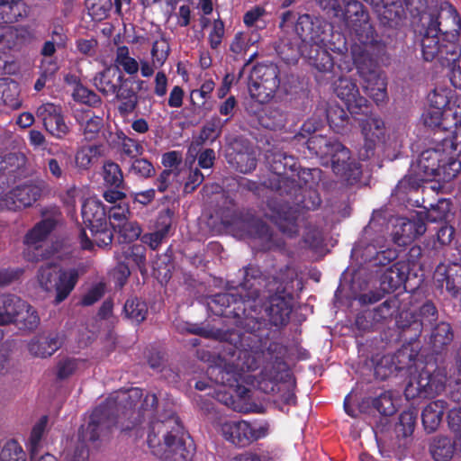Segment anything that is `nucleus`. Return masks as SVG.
<instances>
[{
	"mask_svg": "<svg viewBox=\"0 0 461 461\" xmlns=\"http://www.w3.org/2000/svg\"><path fill=\"white\" fill-rule=\"evenodd\" d=\"M458 155L444 141L436 148L423 150L417 162L411 165V174L400 182V186L409 184L411 188H416L423 181L452 180L461 170V163L456 159Z\"/></svg>",
	"mask_w": 461,
	"mask_h": 461,
	"instance_id": "1",
	"label": "nucleus"
},
{
	"mask_svg": "<svg viewBox=\"0 0 461 461\" xmlns=\"http://www.w3.org/2000/svg\"><path fill=\"white\" fill-rule=\"evenodd\" d=\"M292 308L290 303L284 297L276 296L271 299L267 310L270 321L276 325H284L289 320Z\"/></svg>",
	"mask_w": 461,
	"mask_h": 461,
	"instance_id": "29",
	"label": "nucleus"
},
{
	"mask_svg": "<svg viewBox=\"0 0 461 461\" xmlns=\"http://www.w3.org/2000/svg\"><path fill=\"white\" fill-rule=\"evenodd\" d=\"M37 186L27 185L17 186L9 193L0 196V210L16 211L32 205L39 197Z\"/></svg>",
	"mask_w": 461,
	"mask_h": 461,
	"instance_id": "13",
	"label": "nucleus"
},
{
	"mask_svg": "<svg viewBox=\"0 0 461 461\" xmlns=\"http://www.w3.org/2000/svg\"><path fill=\"white\" fill-rule=\"evenodd\" d=\"M58 64L52 59H44L41 61V76L50 78L58 71Z\"/></svg>",
	"mask_w": 461,
	"mask_h": 461,
	"instance_id": "63",
	"label": "nucleus"
},
{
	"mask_svg": "<svg viewBox=\"0 0 461 461\" xmlns=\"http://www.w3.org/2000/svg\"><path fill=\"white\" fill-rule=\"evenodd\" d=\"M79 277L75 267L61 268L57 263L41 265L36 273L38 286L46 293H55L54 303H60L74 290Z\"/></svg>",
	"mask_w": 461,
	"mask_h": 461,
	"instance_id": "4",
	"label": "nucleus"
},
{
	"mask_svg": "<svg viewBox=\"0 0 461 461\" xmlns=\"http://www.w3.org/2000/svg\"><path fill=\"white\" fill-rule=\"evenodd\" d=\"M222 437L229 442L240 446H247L246 420H224L220 424Z\"/></svg>",
	"mask_w": 461,
	"mask_h": 461,
	"instance_id": "23",
	"label": "nucleus"
},
{
	"mask_svg": "<svg viewBox=\"0 0 461 461\" xmlns=\"http://www.w3.org/2000/svg\"><path fill=\"white\" fill-rule=\"evenodd\" d=\"M362 131L365 139L366 154H361V156L364 158H368L373 154L372 151L374 148L384 141L386 131L384 122L380 118H368L363 123Z\"/></svg>",
	"mask_w": 461,
	"mask_h": 461,
	"instance_id": "17",
	"label": "nucleus"
},
{
	"mask_svg": "<svg viewBox=\"0 0 461 461\" xmlns=\"http://www.w3.org/2000/svg\"><path fill=\"white\" fill-rule=\"evenodd\" d=\"M373 5L383 24L393 26L398 23L402 13V5L398 0H383L382 3Z\"/></svg>",
	"mask_w": 461,
	"mask_h": 461,
	"instance_id": "26",
	"label": "nucleus"
},
{
	"mask_svg": "<svg viewBox=\"0 0 461 461\" xmlns=\"http://www.w3.org/2000/svg\"><path fill=\"white\" fill-rule=\"evenodd\" d=\"M18 85L7 78H0V104H4L13 109L21 106V101L18 98Z\"/></svg>",
	"mask_w": 461,
	"mask_h": 461,
	"instance_id": "32",
	"label": "nucleus"
},
{
	"mask_svg": "<svg viewBox=\"0 0 461 461\" xmlns=\"http://www.w3.org/2000/svg\"><path fill=\"white\" fill-rule=\"evenodd\" d=\"M435 278L438 283H446V289L452 294L461 293V266L451 264L448 266L439 265L435 271Z\"/></svg>",
	"mask_w": 461,
	"mask_h": 461,
	"instance_id": "20",
	"label": "nucleus"
},
{
	"mask_svg": "<svg viewBox=\"0 0 461 461\" xmlns=\"http://www.w3.org/2000/svg\"><path fill=\"white\" fill-rule=\"evenodd\" d=\"M24 306L25 302L15 295H0V325L14 322Z\"/></svg>",
	"mask_w": 461,
	"mask_h": 461,
	"instance_id": "24",
	"label": "nucleus"
},
{
	"mask_svg": "<svg viewBox=\"0 0 461 461\" xmlns=\"http://www.w3.org/2000/svg\"><path fill=\"white\" fill-rule=\"evenodd\" d=\"M97 42L94 39H80L77 41L78 51L84 55L93 56L95 53Z\"/></svg>",
	"mask_w": 461,
	"mask_h": 461,
	"instance_id": "60",
	"label": "nucleus"
},
{
	"mask_svg": "<svg viewBox=\"0 0 461 461\" xmlns=\"http://www.w3.org/2000/svg\"><path fill=\"white\" fill-rule=\"evenodd\" d=\"M270 427L267 421H246L247 446L254 441L265 438L269 434Z\"/></svg>",
	"mask_w": 461,
	"mask_h": 461,
	"instance_id": "38",
	"label": "nucleus"
},
{
	"mask_svg": "<svg viewBox=\"0 0 461 461\" xmlns=\"http://www.w3.org/2000/svg\"><path fill=\"white\" fill-rule=\"evenodd\" d=\"M1 461H25V457L16 442H9L1 451Z\"/></svg>",
	"mask_w": 461,
	"mask_h": 461,
	"instance_id": "50",
	"label": "nucleus"
},
{
	"mask_svg": "<svg viewBox=\"0 0 461 461\" xmlns=\"http://www.w3.org/2000/svg\"><path fill=\"white\" fill-rule=\"evenodd\" d=\"M116 71L110 68L97 73L93 78V84L95 88L105 95L117 93V85L115 83Z\"/></svg>",
	"mask_w": 461,
	"mask_h": 461,
	"instance_id": "31",
	"label": "nucleus"
},
{
	"mask_svg": "<svg viewBox=\"0 0 461 461\" xmlns=\"http://www.w3.org/2000/svg\"><path fill=\"white\" fill-rule=\"evenodd\" d=\"M89 14L95 20L104 19L112 8V0H87Z\"/></svg>",
	"mask_w": 461,
	"mask_h": 461,
	"instance_id": "44",
	"label": "nucleus"
},
{
	"mask_svg": "<svg viewBox=\"0 0 461 461\" xmlns=\"http://www.w3.org/2000/svg\"><path fill=\"white\" fill-rule=\"evenodd\" d=\"M441 389L442 385L432 378L429 372L422 370L411 377L405 387L404 394L409 400L427 398L438 393Z\"/></svg>",
	"mask_w": 461,
	"mask_h": 461,
	"instance_id": "14",
	"label": "nucleus"
},
{
	"mask_svg": "<svg viewBox=\"0 0 461 461\" xmlns=\"http://www.w3.org/2000/svg\"><path fill=\"white\" fill-rule=\"evenodd\" d=\"M37 117L42 122L45 130L57 139H63L69 131L64 121L61 108L47 103L38 107Z\"/></svg>",
	"mask_w": 461,
	"mask_h": 461,
	"instance_id": "12",
	"label": "nucleus"
},
{
	"mask_svg": "<svg viewBox=\"0 0 461 461\" xmlns=\"http://www.w3.org/2000/svg\"><path fill=\"white\" fill-rule=\"evenodd\" d=\"M446 113L444 123L440 128L447 130L453 124L454 130L447 138L444 139V143L449 146L455 154H461V95H454Z\"/></svg>",
	"mask_w": 461,
	"mask_h": 461,
	"instance_id": "11",
	"label": "nucleus"
},
{
	"mask_svg": "<svg viewBox=\"0 0 461 461\" xmlns=\"http://www.w3.org/2000/svg\"><path fill=\"white\" fill-rule=\"evenodd\" d=\"M103 178L104 185L110 187L123 189V174L118 164L107 161L103 166Z\"/></svg>",
	"mask_w": 461,
	"mask_h": 461,
	"instance_id": "34",
	"label": "nucleus"
},
{
	"mask_svg": "<svg viewBox=\"0 0 461 461\" xmlns=\"http://www.w3.org/2000/svg\"><path fill=\"white\" fill-rule=\"evenodd\" d=\"M319 153L330 158L333 172L344 181L352 184L357 181L361 171L357 164L351 159L349 150L338 141H326L319 140Z\"/></svg>",
	"mask_w": 461,
	"mask_h": 461,
	"instance_id": "7",
	"label": "nucleus"
},
{
	"mask_svg": "<svg viewBox=\"0 0 461 461\" xmlns=\"http://www.w3.org/2000/svg\"><path fill=\"white\" fill-rule=\"evenodd\" d=\"M60 347V341L57 336L40 335L33 338L28 344V350L33 357H50Z\"/></svg>",
	"mask_w": 461,
	"mask_h": 461,
	"instance_id": "21",
	"label": "nucleus"
},
{
	"mask_svg": "<svg viewBox=\"0 0 461 461\" xmlns=\"http://www.w3.org/2000/svg\"><path fill=\"white\" fill-rule=\"evenodd\" d=\"M441 65L448 68V77L452 85L461 88V53L456 45H451L449 50L447 48L446 56H442Z\"/></svg>",
	"mask_w": 461,
	"mask_h": 461,
	"instance_id": "25",
	"label": "nucleus"
},
{
	"mask_svg": "<svg viewBox=\"0 0 461 461\" xmlns=\"http://www.w3.org/2000/svg\"><path fill=\"white\" fill-rule=\"evenodd\" d=\"M281 365L268 364L264 366L260 372L258 384L260 390L265 393H271L275 391V387L277 385L279 372Z\"/></svg>",
	"mask_w": 461,
	"mask_h": 461,
	"instance_id": "33",
	"label": "nucleus"
},
{
	"mask_svg": "<svg viewBox=\"0 0 461 461\" xmlns=\"http://www.w3.org/2000/svg\"><path fill=\"white\" fill-rule=\"evenodd\" d=\"M279 87L277 68L258 65L250 75L249 91L252 98L259 103L269 101Z\"/></svg>",
	"mask_w": 461,
	"mask_h": 461,
	"instance_id": "8",
	"label": "nucleus"
},
{
	"mask_svg": "<svg viewBox=\"0 0 461 461\" xmlns=\"http://www.w3.org/2000/svg\"><path fill=\"white\" fill-rule=\"evenodd\" d=\"M266 11L261 6H254L249 10L243 17V22L247 26H252L258 22L264 14Z\"/></svg>",
	"mask_w": 461,
	"mask_h": 461,
	"instance_id": "61",
	"label": "nucleus"
},
{
	"mask_svg": "<svg viewBox=\"0 0 461 461\" xmlns=\"http://www.w3.org/2000/svg\"><path fill=\"white\" fill-rule=\"evenodd\" d=\"M351 53L358 74L363 79L364 91L376 104L384 103L387 99L385 77L382 73L371 68V59L361 50L360 47L352 48Z\"/></svg>",
	"mask_w": 461,
	"mask_h": 461,
	"instance_id": "6",
	"label": "nucleus"
},
{
	"mask_svg": "<svg viewBox=\"0 0 461 461\" xmlns=\"http://www.w3.org/2000/svg\"><path fill=\"white\" fill-rule=\"evenodd\" d=\"M129 171L143 178H149L155 174L153 165L146 158L134 159Z\"/></svg>",
	"mask_w": 461,
	"mask_h": 461,
	"instance_id": "49",
	"label": "nucleus"
},
{
	"mask_svg": "<svg viewBox=\"0 0 461 461\" xmlns=\"http://www.w3.org/2000/svg\"><path fill=\"white\" fill-rule=\"evenodd\" d=\"M79 364L78 360L71 358L60 360L57 366L58 376L61 379L69 377L78 369Z\"/></svg>",
	"mask_w": 461,
	"mask_h": 461,
	"instance_id": "52",
	"label": "nucleus"
},
{
	"mask_svg": "<svg viewBox=\"0 0 461 461\" xmlns=\"http://www.w3.org/2000/svg\"><path fill=\"white\" fill-rule=\"evenodd\" d=\"M448 425L455 431H461V408H453L448 415Z\"/></svg>",
	"mask_w": 461,
	"mask_h": 461,
	"instance_id": "64",
	"label": "nucleus"
},
{
	"mask_svg": "<svg viewBox=\"0 0 461 461\" xmlns=\"http://www.w3.org/2000/svg\"><path fill=\"white\" fill-rule=\"evenodd\" d=\"M102 414L103 412L101 410H95L91 414L87 424L81 426L78 436L83 443L95 442L98 439L104 428Z\"/></svg>",
	"mask_w": 461,
	"mask_h": 461,
	"instance_id": "30",
	"label": "nucleus"
},
{
	"mask_svg": "<svg viewBox=\"0 0 461 461\" xmlns=\"http://www.w3.org/2000/svg\"><path fill=\"white\" fill-rule=\"evenodd\" d=\"M327 118L330 126L334 127L337 131L344 126L348 115L346 112L339 107L330 108L327 112Z\"/></svg>",
	"mask_w": 461,
	"mask_h": 461,
	"instance_id": "55",
	"label": "nucleus"
},
{
	"mask_svg": "<svg viewBox=\"0 0 461 461\" xmlns=\"http://www.w3.org/2000/svg\"><path fill=\"white\" fill-rule=\"evenodd\" d=\"M374 407L383 415H392L396 411V400L391 392H384L373 401Z\"/></svg>",
	"mask_w": 461,
	"mask_h": 461,
	"instance_id": "40",
	"label": "nucleus"
},
{
	"mask_svg": "<svg viewBox=\"0 0 461 461\" xmlns=\"http://www.w3.org/2000/svg\"><path fill=\"white\" fill-rule=\"evenodd\" d=\"M444 411L445 402L443 401L431 402L424 408L421 420L428 432H433L438 428Z\"/></svg>",
	"mask_w": 461,
	"mask_h": 461,
	"instance_id": "28",
	"label": "nucleus"
},
{
	"mask_svg": "<svg viewBox=\"0 0 461 461\" xmlns=\"http://www.w3.org/2000/svg\"><path fill=\"white\" fill-rule=\"evenodd\" d=\"M44 169L47 174L49 173L56 179H60L66 175V170L61 162L56 158H48Z\"/></svg>",
	"mask_w": 461,
	"mask_h": 461,
	"instance_id": "58",
	"label": "nucleus"
},
{
	"mask_svg": "<svg viewBox=\"0 0 461 461\" xmlns=\"http://www.w3.org/2000/svg\"><path fill=\"white\" fill-rule=\"evenodd\" d=\"M224 32L223 22L220 19L214 20L208 35V41L212 49H217L221 45Z\"/></svg>",
	"mask_w": 461,
	"mask_h": 461,
	"instance_id": "51",
	"label": "nucleus"
},
{
	"mask_svg": "<svg viewBox=\"0 0 461 461\" xmlns=\"http://www.w3.org/2000/svg\"><path fill=\"white\" fill-rule=\"evenodd\" d=\"M450 212V202L446 199L439 200L435 205H432L427 213V219L429 221L446 220Z\"/></svg>",
	"mask_w": 461,
	"mask_h": 461,
	"instance_id": "48",
	"label": "nucleus"
},
{
	"mask_svg": "<svg viewBox=\"0 0 461 461\" xmlns=\"http://www.w3.org/2000/svg\"><path fill=\"white\" fill-rule=\"evenodd\" d=\"M65 45L66 37L62 33L54 31L51 36V40L47 41L43 44L41 53L45 57V59H51L56 51V48H63Z\"/></svg>",
	"mask_w": 461,
	"mask_h": 461,
	"instance_id": "47",
	"label": "nucleus"
},
{
	"mask_svg": "<svg viewBox=\"0 0 461 461\" xmlns=\"http://www.w3.org/2000/svg\"><path fill=\"white\" fill-rule=\"evenodd\" d=\"M54 228L51 220H44L36 224L25 236V258L28 261L37 262L48 258L61 259L59 244L47 246L45 239Z\"/></svg>",
	"mask_w": 461,
	"mask_h": 461,
	"instance_id": "5",
	"label": "nucleus"
},
{
	"mask_svg": "<svg viewBox=\"0 0 461 461\" xmlns=\"http://www.w3.org/2000/svg\"><path fill=\"white\" fill-rule=\"evenodd\" d=\"M165 450L161 461H189L192 456V444L186 446L182 439H177L175 435L165 436Z\"/></svg>",
	"mask_w": 461,
	"mask_h": 461,
	"instance_id": "19",
	"label": "nucleus"
},
{
	"mask_svg": "<svg viewBox=\"0 0 461 461\" xmlns=\"http://www.w3.org/2000/svg\"><path fill=\"white\" fill-rule=\"evenodd\" d=\"M77 121L80 124V130L87 140H93L97 138L100 131L104 127V118L94 114L90 110L77 113Z\"/></svg>",
	"mask_w": 461,
	"mask_h": 461,
	"instance_id": "22",
	"label": "nucleus"
},
{
	"mask_svg": "<svg viewBox=\"0 0 461 461\" xmlns=\"http://www.w3.org/2000/svg\"><path fill=\"white\" fill-rule=\"evenodd\" d=\"M169 44L164 36H160L153 43L151 55L155 68L162 66L169 54Z\"/></svg>",
	"mask_w": 461,
	"mask_h": 461,
	"instance_id": "39",
	"label": "nucleus"
},
{
	"mask_svg": "<svg viewBox=\"0 0 461 461\" xmlns=\"http://www.w3.org/2000/svg\"><path fill=\"white\" fill-rule=\"evenodd\" d=\"M258 355L248 350L223 352L215 366L208 369L209 375L215 383L229 386L240 397H246L249 389L247 385L254 384V378L249 372L257 369Z\"/></svg>",
	"mask_w": 461,
	"mask_h": 461,
	"instance_id": "2",
	"label": "nucleus"
},
{
	"mask_svg": "<svg viewBox=\"0 0 461 461\" xmlns=\"http://www.w3.org/2000/svg\"><path fill=\"white\" fill-rule=\"evenodd\" d=\"M81 214L83 223L90 232V236L86 231L80 235V242L84 249H91L94 244L98 247H105L112 243L113 233L100 200L95 197L85 200Z\"/></svg>",
	"mask_w": 461,
	"mask_h": 461,
	"instance_id": "3",
	"label": "nucleus"
},
{
	"mask_svg": "<svg viewBox=\"0 0 461 461\" xmlns=\"http://www.w3.org/2000/svg\"><path fill=\"white\" fill-rule=\"evenodd\" d=\"M416 423V415L411 411H402L400 415V426L402 427V431L403 436H410L415 427Z\"/></svg>",
	"mask_w": 461,
	"mask_h": 461,
	"instance_id": "56",
	"label": "nucleus"
},
{
	"mask_svg": "<svg viewBox=\"0 0 461 461\" xmlns=\"http://www.w3.org/2000/svg\"><path fill=\"white\" fill-rule=\"evenodd\" d=\"M14 321L20 322L23 329L32 330L39 325L40 318L37 312L25 302V306L17 314Z\"/></svg>",
	"mask_w": 461,
	"mask_h": 461,
	"instance_id": "42",
	"label": "nucleus"
},
{
	"mask_svg": "<svg viewBox=\"0 0 461 461\" xmlns=\"http://www.w3.org/2000/svg\"><path fill=\"white\" fill-rule=\"evenodd\" d=\"M98 156L97 146H84L79 148L75 154V166L79 170H86Z\"/></svg>",
	"mask_w": 461,
	"mask_h": 461,
	"instance_id": "36",
	"label": "nucleus"
},
{
	"mask_svg": "<svg viewBox=\"0 0 461 461\" xmlns=\"http://www.w3.org/2000/svg\"><path fill=\"white\" fill-rule=\"evenodd\" d=\"M171 224L172 219L169 212L160 213L158 218L156 231L145 234L142 237V241L148 244L152 249H156L168 235Z\"/></svg>",
	"mask_w": 461,
	"mask_h": 461,
	"instance_id": "27",
	"label": "nucleus"
},
{
	"mask_svg": "<svg viewBox=\"0 0 461 461\" xmlns=\"http://www.w3.org/2000/svg\"><path fill=\"white\" fill-rule=\"evenodd\" d=\"M440 36L436 27L427 23L420 41L421 52L425 60L431 61L438 58L442 64V56H446L447 48L449 50L453 44L447 41L442 43Z\"/></svg>",
	"mask_w": 461,
	"mask_h": 461,
	"instance_id": "15",
	"label": "nucleus"
},
{
	"mask_svg": "<svg viewBox=\"0 0 461 461\" xmlns=\"http://www.w3.org/2000/svg\"><path fill=\"white\" fill-rule=\"evenodd\" d=\"M214 82L211 79L203 83L200 89H195L190 93V100L193 105L201 106L204 104L205 100L210 96L214 89Z\"/></svg>",
	"mask_w": 461,
	"mask_h": 461,
	"instance_id": "45",
	"label": "nucleus"
},
{
	"mask_svg": "<svg viewBox=\"0 0 461 461\" xmlns=\"http://www.w3.org/2000/svg\"><path fill=\"white\" fill-rule=\"evenodd\" d=\"M455 92L447 87H436L428 95V108L422 115L424 123L431 128H440L444 123L447 106Z\"/></svg>",
	"mask_w": 461,
	"mask_h": 461,
	"instance_id": "9",
	"label": "nucleus"
},
{
	"mask_svg": "<svg viewBox=\"0 0 461 461\" xmlns=\"http://www.w3.org/2000/svg\"><path fill=\"white\" fill-rule=\"evenodd\" d=\"M236 168L244 174H247L256 167L255 158L249 153H239L235 157Z\"/></svg>",
	"mask_w": 461,
	"mask_h": 461,
	"instance_id": "53",
	"label": "nucleus"
},
{
	"mask_svg": "<svg viewBox=\"0 0 461 461\" xmlns=\"http://www.w3.org/2000/svg\"><path fill=\"white\" fill-rule=\"evenodd\" d=\"M426 231V225L422 219L408 220L397 219L393 230V240L399 246H406L414 239L421 236Z\"/></svg>",
	"mask_w": 461,
	"mask_h": 461,
	"instance_id": "16",
	"label": "nucleus"
},
{
	"mask_svg": "<svg viewBox=\"0 0 461 461\" xmlns=\"http://www.w3.org/2000/svg\"><path fill=\"white\" fill-rule=\"evenodd\" d=\"M335 91L352 113H357V109L366 105V100L360 96L357 85L348 78H339L336 83Z\"/></svg>",
	"mask_w": 461,
	"mask_h": 461,
	"instance_id": "18",
	"label": "nucleus"
},
{
	"mask_svg": "<svg viewBox=\"0 0 461 461\" xmlns=\"http://www.w3.org/2000/svg\"><path fill=\"white\" fill-rule=\"evenodd\" d=\"M454 444L450 438L438 437L434 439L430 451L436 461H448L454 454Z\"/></svg>",
	"mask_w": 461,
	"mask_h": 461,
	"instance_id": "35",
	"label": "nucleus"
},
{
	"mask_svg": "<svg viewBox=\"0 0 461 461\" xmlns=\"http://www.w3.org/2000/svg\"><path fill=\"white\" fill-rule=\"evenodd\" d=\"M104 286L102 284H98L92 287L83 297L82 303L84 305H91L97 302L104 294Z\"/></svg>",
	"mask_w": 461,
	"mask_h": 461,
	"instance_id": "59",
	"label": "nucleus"
},
{
	"mask_svg": "<svg viewBox=\"0 0 461 461\" xmlns=\"http://www.w3.org/2000/svg\"><path fill=\"white\" fill-rule=\"evenodd\" d=\"M437 28L444 41L455 44L461 30V19L452 5L442 6L437 16L430 15L427 23Z\"/></svg>",
	"mask_w": 461,
	"mask_h": 461,
	"instance_id": "10",
	"label": "nucleus"
},
{
	"mask_svg": "<svg viewBox=\"0 0 461 461\" xmlns=\"http://www.w3.org/2000/svg\"><path fill=\"white\" fill-rule=\"evenodd\" d=\"M116 97L122 102L119 107L122 113H128L134 110L137 99L132 91H128L126 95L122 92H118Z\"/></svg>",
	"mask_w": 461,
	"mask_h": 461,
	"instance_id": "57",
	"label": "nucleus"
},
{
	"mask_svg": "<svg viewBox=\"0 0 461 461\" xmlns=\"http://www.w3.org/2000/svg\"><path fill=\"white\" fill-rule=\"evenodd\" d=\"M148 312L147 305L139 299H129L124 305V312L126 316L132 321L140 323L146 318Z\"/></svg>",
	"mask_w": 461,
	"mask_h": 461,
	"instance_id": "37",
	"label": "nucleus"
},
{
	"mask_svg": "<svg viewBox=\"0 0 461 461\" xmlns=\"http://www.w3.org/2000/svg\"><path fill=\"white\" fill-rule=\"evenodd\" d=\"M433 343L436 347L447 345L453 339V333L448 323L441 322L432 333Z\"/></svg>",
	"mask_w": 461,
	"mask_h": 461,
	"instance_id": "46",
	"label": "nucleus"
},
{
	"mask_svg": "<svg viewBox=\"0 0 461 461\" xmlns=\"http://www.w3.org/2000/svg\"><path fill=\"white\" fill-rule=\"evenodd\" d=\"M404 281V275L396 266L391 267L383 276L382 285L386 291H394L399 288Z\"/></svg>",
	"mask_w": 461,
	"mask_h": 461,
	"instance_id": "41",
	"label": "nucleus"
},
{
	"mask_svg": "<svg viewBox=\"0 0 461 461\" xmlns=\"http://www.w3.org/2000/svg\"><path fill=\"white\" fill-rule=\"evenodd\" d=\"M144 248L141 246H134L131 249V258L132 260L136 263V265L139 267L140 272L143 274L145 269V262L146 258L144 255Z\"/></svg>",
	"mask_w": 461,
	"mask_h": 461,
	"instance_id": "62",
	"label": "nucleus"
},
{
	"mask_svg": "<svg viewBox=\"0 0 461 461\" xmlns=\"http://www.w3.org/2000/svg\"><path fill=\"white\" fill-rule=\"evenodd\" d=\"M118 140H120L121 152L128 157L136 158L142 154V145L131 139L127 137L123 132L118 134Z\"/></svg>",
	"mask_w": 461,
	"mask_h": 461,
	"instance_id": "43",
	"label": "nucleus"
},
{
	"mask_svg": "<svg viewBox=\"0 0 461 461\" xmlns=\"http://www.w3.org/2000/svg\"><path fill=\"white\" fill-rule=\"evenodd\" d=\"M120 233L128 241H132L137 240L140 233L141 229L140 225L136 222L125 221L122 225H118Z\"/></svg>",
	"mask_w": 461,
	"mask_h": 461,
	"instance_id": "54",
	"label": "nucleus"
}]
</instances>
